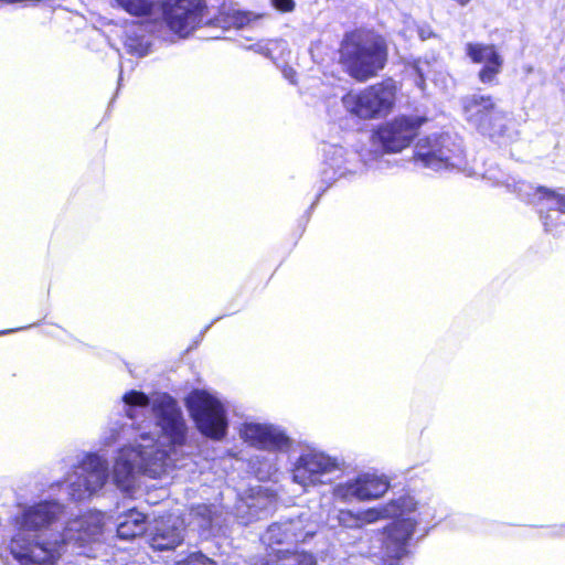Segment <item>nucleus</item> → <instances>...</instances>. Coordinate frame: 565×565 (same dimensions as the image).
I'll use <instances>...</instances> for the list:
<instances>
[{"label":"nucleus","instance_id":"obj_31","mask_svg":"<svg viewBox=\"0 0 565 565\" xmlns=\"http://www.w3.org/2000/svg\"><path fill=\"white\" fill-rule=\"evenodd\" d=\"M271 4L280 12H291L296 6L294 0H271Z\"/></svg>","mask_w":565,"mask_h":565},{"label":"nucleus","instance_id":"obj_10","mask_svg":"<svg viewBox=\"0 0 565 565\" xmlns=\"http://www.w3.org/2000/svg\"><path fill=\"white\" fill-rule=\"evenodd\" d=\"M341 58L348 73L358 81H366L384 68L387 50L383 41L347 42L341 47Z\"/></svg>","mask_w":565,"mask_h":565},{"label":"nucleus","instance_id":"obj_23","mask_svg":"<svg viewBox=\"0 0 565 565\" xmlns=\"http://www.w3.org/2000/svg\"><path fill=\"white\" fill-rule=\"evenodd\" d=\"M216 516V508L209 504H198L192 507L189 512V525L195 526L204 534L210 531L214 524Z\"/></svg>","mask_w":565,"mask_h":565},{"label":"nucleus","instance_id":"obj_18","mask_svg":"<svg viewBox=\"0 0 565 565\" xmlns=\"http://www.w3.org/2000/svg\"><path fill=\"white\" fill-rule=\"evenodd\" d=\"M515 191L530 203H534L537 198L539 201H545L550 210L565 213V193L554 192L542 186L533 188L526 182H519Z\"/></svg>","mask_w":565,"mask_h":565},{"label":"nucleus","instance_id":"obj_26","mask_svg":"<svg viewBox=\"0 0 565 565\" xmlns=\"http://www.w3.org/2000/svg\"><path fill=\"white\" fill-rule=\"evenodd\" d=\"M430 64L427 61L418 60L408 67V72L414 76L415 85L420 89H425L426 76L429 73Z\"/></svg>","mask_w":565,"mask_h":565},{"label":"nucleus","instance_id":"obj_14","mask_svg":"<svg viewBox=\"0 0 565 565\" xmlns=\"http://www.w3.org/2000/svg\"><path fill=\"white\" fill-rule=\"evenodd\" d=\"M203 0H166L163 17L171 31L182 38L191 34L203 19Z\"/></svg>","mask_w":565,"mask_h":565},{"label":"nucleus","instance_id":"obj_24","mask_svg":"<svg viewBox=\"0 0 565 565\" xmlns=\"http://www.w3.org/2000/svg\"><path fill=\"white\" fill-rule=\"evenodd\" d=\"M362 487L360 475L335 484L332 489V497L337 501L349 503L352 501L362 502Z\"/></svg>","mask_w":565,"mask_h":565},{"label":"nucleus","instance_id":"obj_4","mask_svg":"<svg viewBox=\"0 0 565 565\" xmlns=\"http://www.w3.org/2000/svg\"><path fill=\"white\" fill-rule=\"evenodd\" d=\"M466 121L480 134L501 143L518 139L515 122L500 109L490 95L472 94L461 100Z\"/></svg>","mask_w":565,"mask_h":565},{"label":"nucleus","instance_id":"obj_28","mask_svg":"<svg viewBox=\"0 0 565 565\" xmlns=\"http://www.w3.org/2000/svg\"><path fill=\"white\" fill-rule=\"evenodd\" d=\"M337 520L339 525L347 529H361L360 511L353 512L348 509H341L338 512Z\"/></svg>","mask_w":565,"mask_h":565},{"label":"nucleus","instance_id":"obj_15","mask_svg":"<svg viewBox=\"0 0 565 565\" xmlns=\"http://www.w3.org/2000/svg\"><path fill=\"white\" fill-rule=\"evenodd\" d=\"M185 523L179 515L170 514L156 522L150 545L156 551L174 550L184 540Z\"/></svg>","mask_w":565,"mask_h":565},{"label":"nucleus","instance_id":"obj_16","mask_svg":"<svg viewBox=\"0 0 565 565\" xmlns=\"http://www.w3.org/2000/svg\"><path fill=\"white\" fill-rule=\"evenodd\" d=\"M466 54L473 62L483 64L479 72V79L483 84H494L501 72L503 60L492 44L467 43Z\"/></svg>","mask_w":565,"mask_h":565},{"label":"nucleus","instance_id":"obj_2","mask_svg":"<svg viewBox=\"0 0 565 565\" xmlns=\"http://www.w3.org/2000/svg\"><path fill=\"white\" fill-rule=\"evenodd\" d=\"M63 512L57 501H43L30 505L14 516V534L8 548L20 565H56L66 547L72 545L76 553L92 557V547L102 535L104 515L88 512L71 520L62 533L47 535V530Z\"/></svg>","mask_w":565,"mask_h":565},{"label":"nucleus","instance_id":"obj_21","mask_svg":"<svg viewBox=\"0 0 565 565\" xmlns=\"http://www.w3.org/2000/svg\"><path fill=\"white\" fill-rule=\"evenodd\" d=\"M362 499L363 501H371L381 498L390 489V481L385 476L375 473H360Z\"/></svg>","mask_w":565,"mask_h":565},{"label":"nucleus","instance_id":"obj_6","mask_svg":"<svg viewBox=\"0 0 565 565\" xmlns=\"http://www.w3.org/2000/svg\"><path fill=\"white\" fill-rule=\"evenodd\" d=\"M184 406L203 437L214 441L226 437L230 425L227 408L217 395L195 388L185 396Z\"/></svg>","mask_w":565,"mask_h":565},{"label":"nucleus","instance_id":"obj_9","mask_svg":"<svg viewBox=\"0 0 565 565\" xmlns=\"http://www.w3.org/2000/svg\"><path fill=\"white\" fill-rule=\"evenodd\" d=\"M345 461L332 457L324 451L307 448L292 463L291 475L294 482L302 488L328 484L332 481L331 475L343 471Z\"/></svg>","mask_w":565,"mask_h":565},{"label":"nucleus","instance_id":"obj_32","mask_svg":"<svg viewBox=\"0 0 565 565\" xmlns=\"http://www.w3.org/2000/svg\"><path fill=\"white\" fill-rule=\"evenodd\" d=\"M417 33L422 41H425V40H428V39L435 36V33L433 32L431 28L427 24L419 25L417 28Z\"/></svg>","mask_w":565,"mask_h":565},{"label":"nucleus","instance_id":"obj_5","mask_svg":"<svg viewBox=\"0 0 565 565\" xmlns=\"http://www.w3.org/2000/svg\"><path fill=\"white\" fill-rule=\"evenodd\" d=\"M241 435L250 446L268 451L255 457L253 468L258 479H270L280 467L278 454L291 448V438L281 427L260 423H245Z\"/></svg>","mask_w":565,"mask_h":565},{"label":"nucleus","instance_id":"obj_30","mask_svg":"<svg viewBox=\"0 0 565 565\" xmlns=\"http://www.w3.org/2000/svg\"><path fill=\"white\" fill-rule=\"evenodd\" d=\"M361 158L364 162V166L369 169H382L384 161L382 156H380L377 149L370 150L369 153H362Z\"/></svg>","mask_w":565,"mask_h":565},{"label":"nucleus","instance_id":"obj_27","mask_svg":"<svg viewBox=\"0 0 565 565\" xmlns=\"http://www.w3.org/2000/svg\"><path fill=\"white\" fill-rule=\"evenodd\" d=\"M226 19L230 26L241 29L248 25L253 20L257 19V17L250 12L230 10L226 13Z\"/></svg>","mask_w":565,"mask_h":565},{"label":"nucleus","instance_id":"obj_29","mask_svg":"<svg viewBox=\"0 0 565 565\" xmlns=\"http://www.w3.org/2000/svg\"><path fill=\"white\" fill-rule=\"evenodd\" d=\"M175 565H216V563L201 552H194L186 558L177 562Z\"/></svg>","mask_w":565,"mask_h":565},{"label":"nucleus","instance_id":"obj_1","mask_svg":"<svg viewBox=\"0 0 565 565\" xmlns=\"http://www.w3.org/2000/svg\"><path fill=\"white\" fill-rule=\"evenodd\" d=\"M122 402L125 414L131 420L150 406L156 427L167 444L161 446L150 434L140 433L134 444L119 449L113 479L119 489L128 492L134 488L137 473L160 478L174 467L177 448L186 444L190 428L178 401L167 393L150 399L143 392L131 390L124 394Z\"/></svg>","mask_w":565,"mask_h":565},{"label":"nucleus","instance_id":"obj_17","mask_svg":"<svg viewBox=\"0 0 565 565\" xmlns=\"http://www.w3.org/2000/svg\"><path fill=\"white\" fill-rule=\"evenodd\" d=\"M323 170L322 178L324 181H333L337 178L345 175L352 170L347 166V150L338 145L326 143L322 148Z\"/></svg>","mask_w":565,"mask_h":565},{"label":"nucleus","instance_id":"obj_22","mask_svg":"<svg viewBox=\"0 0 565 565\" xmlns=\"http://www.w3.org/2000/svg\"><path fill=\"white\" fill-rule=\"evenodd\" d=\"M124 46L127 53L138 57L146 56L149 53L150 43L141 25L134 24L127 28Z\"/></svg>","mask_w":565,"mask_h":565},{"label":"nucleus","instance_id":"obj_7","mask_svg":"<svg viewBox=\"0 0 565 565\" xmlns=\"http://www.w3.org/2000/svg\"><path fill=\"white\" fill-rule=\"evenodd\" d=\"M417 167L436 172L463 170L466 156L459 138L449 134L434 135L419 139L414 150Z\"/></svg>","mask_w":565,"mask_h":565},{"label":"nucleus","instance_id":"obj_3","mask_svg":"<svg viewBox=\"0 0 565 565\" xmlns=\"http://www.w3.org/2000/svg\"><path fill=\"white\" fill-rule=\"evenodd\" d=\"M436 510L428 502L416 500L409 494L401 495L384 505L360 511L361 526L384 519L394 521L384 527L382 554L385 565H397L407 554L409 542L416 533L428 534L429 524L435 520Z\"/></svg>","mask_w":565,"mask_h":565},{"label":"nucleus","instance_id":"obj_11","mask_svg":"<svg viewBox=\"0 0 565 565\" xmlns=\"http://www.w3.org/2000/svg\"><path fill=\"white\" fill-rule=\"evenodd\" d=\"M108 478L107 460L97 454H86L70 478L68 495L74 501L90 498L104 488Z\"/></svg>","mask_w":565,"mask_h":565},{"label":"nucleus","instance_id":"obj_20","mask_svg":"<svg viewBox=\"0 0 565 565\" xmlns=\"http://www.w3.org/2000/svg\"><path fill=\"white\" fill-rule=\"evenodd\" d=\"M147 530L146 515L137 510H130L117 525V535L130 540L142 535Z\"/></svg>","mask_w":565,"mask_h":565},{"label":"nucleus","instance_id":"obj_19","mask_svg":"<svg viewBox=\"0 0 565 565\" xmlns=\"http://www.w3.org/2000/svg\"><path fill=\"white\" fill-rule=\"evenodd\" d=\"M253 565H317V559L305 551L274 550L269 558H257Z\"/></svg>","mask_w":565,"mask_h":565},{"label":"nucleus","instance_id":"obj_13","mask_svg":"<svg viewBox=\"0 0 565 565\" xmlns=\"http://www.w3.org/2000/svg\"><path fill=\"white\" fill-rule=\"evenodd\" d=\"M317 533V523L308 512L299 513L296 518L273 523L268 526L263 542L274 551V545L297 544L306 542Z\"/></svg>","mask_w":565,"mask_h":565},{"label":"nucleus","instance_id":"obj_37","mask_svg":"<svg viewBox=\"0 0 565 565\" xmlns=\"http://www.w3.org/2000/svg\"><path fill=\"white\" fill-rule=\"evenodd\" d=\"M250 565H253V563Z\"/></svg>","mask_w":565,"mask_h":565},{"label":"nucleus","instance_id":"obj_34","mask_svg":"<svg viewBox=\"0 0 565 565\" xmlns=\"http://www.w3.org/2000/svg\"><path fill=\"white\" fill-rule=\"evenodd\" d=\"M295 71L292 68L284 70V75L286 78H288L291 83H295Z\"/></svg>","mask_w":565,"mask_h":565},{"label":"nucleus","instance_id":"obj_12","mask_svg":"<svg viewBox=\"0 0 565 565\" xmlns=\"http://www.w3.org/2000/svg\"><path fill=\"white\" fill-rule=\"evenodd\" d=\"M419 117H398L382 125L372 136V147L399 152L411 145L423 124Z\"/></svg>","mask_w":565,"mask_h":565},{"label":"nucleus","instance_id":"obj_25","mask_svg":"<svg viewBox=\"0 0 565 565\" xmlns=\"http://www.w3.org/2000/svg\"><path fill=\"white\" fill-rule=\"evenodd\" d=\"M118 7L136 17L150 15L154 8L153 0H115Z\"/></svg>","mask_w":565,"mask_h":565},{"label":"nucleus","instance_id":"obj_8","mask_svg":"<svg viewBox=\"0 0 565 565\" xmlns=\"http://www.w3.org/2000/svg\"><path fill=\"white\" fill-rule=\"evenodd\" d=\"M397 86L388 78L371 85L360 92L349 93L342 98L344 108L362 119H374L387 116L396 99Z\"/></svg>","mask_w":565,"mask_h":565},{"label":"nucleus","instance_id":"obj_33","mask_svg":"<svg viewBox=\"0 0 565 565\" xmlns=\"http://www.w3.org/2000/svg\"><path fill=\"white\" fill-rule=\"evenodd\" d=\"M249 49H252L253 51L266 56V57H270L271 55V52H270V49L268 47V44H264V43H256L254 45H252Z\"/></svg>","mask_w":565,"mask_h":565},{"label":"nucleus","instance_id":"obj_36","mask_svg":"<svg viewBox=\"0 0 565 565\" xmlns=\"http://www.w3.org/2000/svg\"><path fill=\"white\" fill-rule=\"evenodd\" d=\"M10 332H13V330H4V331H0V334H7V333H10Z\"/></svg>","mask_w":565,"mask_h":565},{"label":"nucleus","instance_id":"obj_35","mask_svg":"<svg viewBox=\"0 0 565 565\" xmlns=\"http://www.w3.org/2000/svg\"><path fill=\"white\" fill-rule=\"evenodd\" d=\"M542 218H543V223H544L546 231H551L550 220L552 218V215L547 214V215L543 216Z\"/></svg>","mask_w":565,"mask_h":565}]
</instances>
